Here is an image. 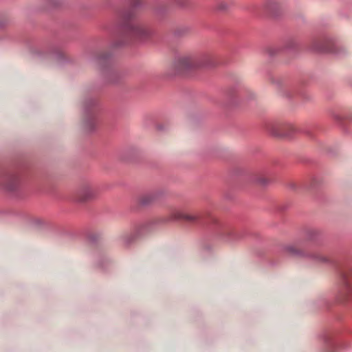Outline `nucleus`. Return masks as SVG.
Returning <instances> with one entry per match:
<instances>
[{"label": "nucleus", "mask_w": 352, "mask_h": 352, "mask_svg": "<svg viewBox=\"0 0 352 352\" xmlns=\"http://www.w3.org/2000/svg\"><path fill=\"white\" fill-rule=\"evenodd\" d=\"M154 199H155V196L152 194H148V195H144L143 197H142L140 202L142 205L146 206V205L151 204Z\"/></svg>", "instance_id": "1a4fd4ad"}, {"label": "nucleus", "mask_w": 352, "mask_h": 352, "mask_svg": "<svg viewBox=\"0 0 352 352\" xmlns=\"http://www.w3.org/2000/svg\"><path fill=\"white\" fill-rule=\"evenodd\" d=\"M200 219V215L197 212L188 214L184 212L182 210L174 208L170 210L167 217L168 221L184 220L190 223H196Z\"/></svg>", "instance_id": "39448f33"}, {"label": "nucleus", "mask_w": 352, "mask_h": 352, "mask_svg": "<svg viewBox=\"0 0 352 352\" xmlns=\"http://www.w3.org/2000/svg\"><path fill=\"white\" fill-rule=\"evenodd\" d=\"M95 191L92 188L89 186L83 187L78 192V201H87L93 198L95 196Z\"/></svg>", "instance_id": "0eeeda50"}, {"label": "nucleus", "mask_w": 352, "mask_h": 352, "mask_svg": "<svg viewBox=\"0 0 352 352\" xmlns=\"http://www.w3.org/2000/svg\"><path fill=\"white\" fill-rule=\"evenodd\" d=\"M148 228V225L141 224L138 226L134 231V233L131 236H127L124 238V243L129 245L135 238L142 234Z\"/></svg>", "instance_id": "6e6552de"}, {"label": "nucleus", "mask_w": 352, "mask_h": 352, "mask_svg": "<svg viewBox=\"0 0 352 352\" xmlns=\"http://www.w3.org/2000/svg\"><path fill=\"white\" fill-rule=\"evenodd\" d=\"M286 250L288 253L292 255L302 256H309L316 263H327L329 261V258L324 255L320 254H314L311 255L305 254L301 250H297L296 247L289 245L286 247Z\"/></svg>", "instance_id": "423d86ee"}, {"label": "nucleus", "mask_w": 352, "mask_h": 352, "mask_svg": "<svg viewBox=\"0 0 352 352\" xmlns=\"http://www.w3.org/2000/svg\"><path fill=\"white\" fill-rule=\"evenodd\" d=\"M256 182L261 185H265L267 184V179L263 177L258 178Z\"/></svg>", "instance_id": "f8f14e48"}, {"label": "nucleus", "mask_w": 352, "mask_h": 352, "mask_svg": "<svg viewBox=\"0 0 352 352\" xmlns=\"http://www.w3.org/2000/svg\"><path fill=\"white\" fill-rule=\"evenodd\" d=\"M12 184H8L6 186V188L8 190H13L14 187L16 186V184H18V179L16 178V177H14L12 179Z\"/></svg>", "instance_id": "9b49d317"}, {"label": "nucleus", "mask_w": 352, "mask_h": 352, "mask_svg": "<svg viewBox=\"0 0 352 352\" xmlns=\"http://www.w3.org/2000/svg\"><path fill=\"white\" fill-rule=\"evenodd\" d=\"M228 234L229 235V239L230 240H234L239 238L238 234L233 230H228L227 231Z\"/></svg>", "instance_id": "9d476101"}, {"label": "nucleus", "mask_w": 352, "mask_h": 352, "mask_svg": "<svg viewBox=\"0 0 352 352\" xmlns=\"http://www.w3.org/2000/svg\"><path fill=\"white\" fill-rule=\"evenodd\" d=\"M267 128L270 134L276 137L291 138L297 131L295 126L288 122H272Z\"/></svg>", "instance_id": "7ed1b4c3"}, {"label": "nucleus", "mask_w": 352, "mask_h": 352, "mask_svg": "<svg viewBox=\"0 0 352 352\" xmlns=\"http://www.w3.org/2000/svg\"><path fill=\"white\" fill-rule=\"evenodd\" d=\"M140 5V1L135 0L132 8L120 14L121 39L117 45L126 44L135 41H141L149 35V31L142 25L135 23L133 19L135 16V9Z\"/></svg>", "instance_id": "f257e3e1"}, {"label": "nucleus", "mask_w": 352, "mask_h": 352, "mask_svg": "<svg viewBox=\"0 0 352 352\" xmlns=\"http://www.w3.org/2000/svg\"><path fill=\"white\" fill-rule=\"evenodd\" d=\"M210 56L203 55L201 57L184 54L178 56L174 62V67L179 74H183L191 69L206 66L208 64Z\"/></svg>", "instance_id": "f03ea898"}, {"label": "nucleus", "mask_w": 352, "mask_h": 352, "mask_svg": "<svg viewBox=\"0 0 352 352\" xmlns=\"http://www.w3.org/2000/svg\"><path fill=\"white\" fill-rule=\"evenodd\" d=\"M340 287L338 291V298L345 300L352 295V270H345L341 274Z\"/></svg>", "instance_id": "20e7f679"}, {"label": "nucleus", "mask_w": 352, "mask_h": 352, "mask_svg": "<svg viewBox=\"0 0 352 352\" xmlns=\"http://www.w3.org/2000/svg\"><path fill=\"white\" fill-rule=\"evenodd\" d=\"M327 50V49L326 47H321V48L318 49V50H319V51H325Z\"/></svg>", "instance_id": "ddd939ff"}]
</instances>
